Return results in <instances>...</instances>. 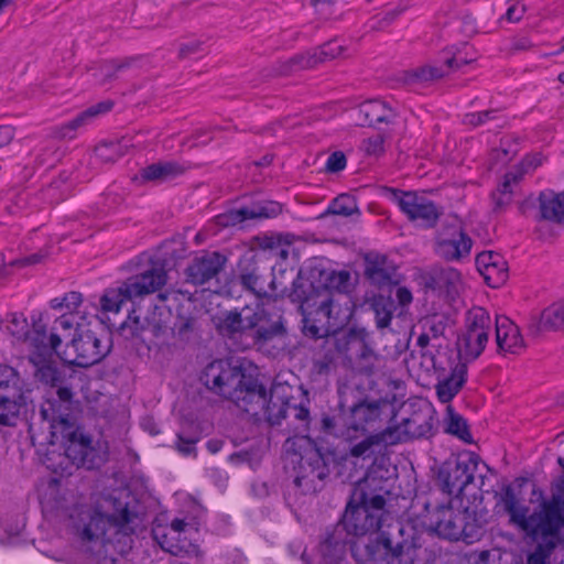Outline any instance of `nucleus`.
I'll return each instance as SVG.
<instances>
[{
  "mask_svg": "<svg viewBox=\"0 0 564 564\" xmlns=\"http://www.w3.org/2000/svg\"><path fill=\"white\" fill-rule=\"evenodd\" d=\"M69 518L80 550L98 561L127 553L139 521L129 502L112 496L102 497L96 507L75 508Z\"/></svg>",
  "mask_w": 564,
  "mask_h": 564,
  "instance_id": "nucleus-1",
  "label": "nucleus"
},
{
  "mask_svg": "<svg viewBox=\"0 0 564 564\" xmlns=\"http://www.w3.org/2000/svg\"><path fill=\"white\" fill-rule=\"evenodd\" d=\"M219 335L228 339L238 350L262 348L274 339L288 335L286 319L278 307L257 305L226 311L215 319Z\"/></svg>",
  "mask_w": 564,
  "mask_h": 564,
  "instance_id": "nucleus-2",
  "label": "nucleus"
},
{
  "mask_svg": "<svg viewBox=\"0 0 564 564\" xmlns=\"http://www.w3.org/2000/svg\"><path fill=\"white\" fill-rule=\"evenodd\" d=\"M199 380L208 390L231 400L251 415H260V409L265 406V389L256 383L248 384L241 367L226 359L209 362L203 369Z\"/></svg>",
  "mask_w": 564,
  "mask_h": 564,
  "instance_id": "nucleus-3",
  "label": "nucleus"
},
{
  "mask_svg": "<svg viewBox=\"0 0 564 564\" xmlns=\"http://www.w3.org/2000/svg\"><path fill=\"white\" fill-rule=\"evenodd\" d=\"M351 554L359 563L414 564L421 549L420 536L412 528L398 524L375 539L358 540L351 544Z\"/></svg>",
  "mask_w": 564,
  "mask_h": 564,
  "instance_id": "nucleus-4",
  "label": "nucleus"
},
{
  "mask_svg": "<svg viewBox=\"0 0 564 564\" xmlns=\"http://www.w3.org/2000/svg\"><path fill=\"white\" fill-rule=\"evenodd\" d=\"M286 451L293 449L288 459L293 466V489L299 495L321 491L329 477L328 457L308 437L288 438Z\"/></svg>",
  "mask_w": 564,
  "mask_h": 564,
  "instance_id": "nucleus-5",
  "label": "nucleus"
},
{
  "mask_svg": "<svg viewBox=\"0 0 564 564\" xmlns=\"http://www.w3.org/2000/svg\"><path fill=\"white\" fill-rule=\"evenodd\" d=\"M500 502L510 521L524 531L541 533L542 535H556L564 527V487L554 494L550 502L543 503V511L529 516V508L519 505L514 490L510 484L503 486L499 495Z\"/></svg>",
  "mask_w": 564,
  "mask_h": 564,
  "instance_id": "nucleus-6",
  "label": "nucleus"
},
{
  "mask_svg": "<svg viewBox=\"0 0 564 564\" xmlns=\"http://www.w3.org/2000/svg\"><path fill=\"white\" fill-rule=\"evenodd\" d=\"M367 489L366 480L354 487L340 519L351 536L372 534L381 527L386 499L381 495H369Z\"/></svg>",
  "mask_w": 564,
  "mask_h": 564,
  "instance_id": "nucleus-7",
  "label": "nucleus"
},
{
  "mask_svg": "<svg viewBox=\"0 0 564 564\" xmlns=\"http://www.w3.org/2000/svg\"><path fill=\"white\" fill-rule=\"evenodd\" d=\"M52 442H61L65 456L77 467L94 469L105 462V454L93 446L91 437L75 423L74 417L59 413L51 423Z\"/></svg>",
  "mask_w": 564,
  "mask_h": 564,
  "instance_id": "nucleus-8",
  "label": "nucleus"
},
{
  "mask_svg": "<svg viewBox=\"0 0 564 564\" xmlns=\"http://www.w3.org/2000/svg\"><path fill=\"white\" fill-rule=\"evenodd\" d=\"M109 351V337L99 324L77 323L75 335L62 352L61 359L69 365L87 368L101 361Z\"/></svg>",
  "mask_w": 564,
  "mask_h": 564,
  "instance_id": "nucleus-9",
  "label": "nucleus"
},
{
  "mask_svg": "<svg viewBox=\"0 0 564 564\" xmlns=\"http://www.w3.org/2000/svg\"><path fill=\"white\" fill-rule=\"evenodd\" d=\"M288 297L291 302L299 304L305 336L325 338L333 333L330 324L326 323L323 305L317 304L315 285L307 278L299 274L292 283Z\"/></svg>",
  "mask_w": 564,
  "mask_h": 564,
  "instance_id": "nucleus-10",
  "label": "nucleus"
},
{
  "mask_svg": "<svg viewBox=\"0 0 564 564\" xmlns=\"http://www.w3.org/2000/svg\"><path fill=\"white\" fill-rule=\"evenodd\" d=\"M480 458L466 452L446 459L438 469L437 480L448 496L460 498L464 490L474 482Z\"/></svg>",
  "mask_w": 564,
  "mask_h": 564,
  "instance_id": "nucleus-11",
  "label": "nucleus"
},
{
  "mask_svg": "<svg viewBox=\"0 0 564 564\" xmlns=\"http://www.w3.org/2000/svg\"><path fill=\"white\" fill-rule=\"evenodd\" d=\"M491 326V317L485 308L477 306L467 312L465 332L457 339V350L462 359L471 361L481 355L488 343Z\"/></svg>",
  "mask_w": 564,
  "mask_h": 564,
  "instance_id": "nucleus-12",
  "label": "nucleus"
},
{
  "mask_svg": "<svg viewBox=\"0 0 564 564\" xmlns=\"http://www.w3.org/2000/svg\"><path fill=\"white\" fill-rule=\"evenodd\" d=\"M388 191L408 219L422 228H434L443 215V208L424 195L395 188H388Z\"/></svg>",
  "mask_w": 564,
  "mask_h": 564,
  "instance_id": "nucleus-13",
  "label": "nucleus"
},
{
  "mask_svg": "<svg viewBox=\"0 0 564 564\" xmlns=\"http://www.w3.org/2000/svg\"><path fill=\"white\" fill-rule=\"evenodd\" d=\"M387 406L383 400H361L354 404L348 413H344L341 421L346 426L348 441L365 435L381 421L382 409Z\"/></svg>",
  "mask_w": 564,
  "mask_h": 564,
  "instance_id": "nucleus-14",
  "label": "nucleus"
},
{
  "mask_svg": "<svg viewBox=\"0 0 564 564\" xmlns=\"http://www.w3.org/2000/svg\"><path fill=\"white\" fill-rule=\"evenodd\" d=\"M473 240L457 224L444 225L435 237V253L446 261H459L469 256Z\"/></svg>",
  "mask_w": 564,
  "mask_h": 564,
  "instance_id": "nucleus-15",
  "label": "nucleus"
},
{
  "mask_svg": "<svg viewBox=\"0 0 564 564\" xmlns=\"http://www.w3.org/2000/svg\"><path fill=\"white\" fill-rule=\"evenodd\" d=\"M227 261V257L219 251H203L195 256L185 269L186 281L193 285L218 281Z\"/></svg>",
  "mask_w": 564,
  "mask_h": 564,
  "instance_id": "nucleus-16",
  "label": "nucleus"
},
{
  "mask_svg": "<svg viewBox=\"0 0 564 564\" xmlns=\"http://www.w3.org/2000/svg\"><path fill=\"white\" fill-rule=\"evenodd\" d=\"M433 422L434 410L429 403L423 402L409 417L403 419L401 424L388 426V430L393 432V436H398L401 443L409 438L431 436Z\"/></svg>",
  "mask_w": 564,
  "mask_h": 564,
  "instance_id": "nucleus-17",
  "label": "nucleus"
},
{
  "mask_svg": "<svg viewBox=\"0 0 564 564\" xmlns=\"http://www.w3.org/2000/svg\"><path fill=\"white\" fill-rule=\"evenodd\" d=\"M317 304L323 305L326 312V323L332 326L333 333L340 330L352 317V302L348 294L333 293L329 290H316Z\"/></svg>",
  "mask_w": 564,
  "mask_h": 564,
  "instance_id": "nucleus-18",
  "label": "nucleus"
},
{
  "mask_svg": "<svg viewBox=\"0 0 564 564\" xmlns=\"http://www.w3.org/2000/svg\"><path fill=\"white\" fill-rule=\"evenodd\" d=\"M282 213V205L274 200H262L228 210L219 216L224 226H235L249 219H267L279 216Z\"/></svg>",
  "mask_w": 564,
  "mask_h": 564,
  "instance_id": "nucleus-19",
  "label": "nucleus"
},
{
  "mask_svg": "<svg viewBox=\"0 0 564 564\" xmlns=\"http://www.w3.org/2000/svg\"><path fill=\"white\" fill-rule=\"evenodd\" d=\"M424 286L454 299L458 295L463 281L458 270L452 267H434L423 275Z\"/></svg>",
  "mask_w": 564,
  "mask_h": 564,
  "instance_id": "nucleus-20",
  "label": "nucleus"
},
{
  "mask_svg": "<svg viewBox=\"0 0 564 564\" xmlns=\"http://www.w3.org/2000/svg\"><path fill=\"white\" fill-rule=\"evenodd\" d=\"M349 536L351 534L348 533L341 520L325 532L318 546L323 564H337L345 553Z\"/></svg>",
  "mask_w": 564,
  "mask_h": 564,
  "instance_id": "nucleus-21",
  "label": "nucleus"
},
{
  "mask_svg": "<svg viewBox=\"0 0 564 564\" xmlns=\"http://www.w3.org/2000/svg\"><path fill=\"white\" fill-rule=\"evenodd\" d=\"M365 260V275L373 285L383 288L399 282L398 268L387 256L370 252Z\"/></svg>",
  "mask_w": 564,
  "mask_h": 564,
  "instance_id": "nucleus-22",
  "label": "nucleus"
},
{
  "mask_svg": "<svg viewBox=\"0 0 564 564\" xmlns=\"http://www.w3.org/2000/svg\"><path fill=\"white\" fill-rule=\"evenodd\" d=\"M238 281L241 286L258 297L276 296L278 286L272 273L263 274L256 265L241 269Z\"/></svg>",
  "mask_w": 564,
  "mask_h": 564,
  "instance_id": "nucleus-23",
  "label": "nucleus"
},
{
  "mask_svg": "<svg viewBox=\"0 0 564 564\" xmlns=\"http://www.w3.org/2000/svg\"><path fill=\"white\" fill-rule=\"evenodd\" d=\"M476 265L490 288H499L508 280V265L503 257L494 251H485L476 257Z\"/></svg>",
  "mask_w": 564,
  "mask_h": 564,
  "instance_id": "nucleus-24",
  "label": "nucleus"
},
{
  "mask_svg": "<svg viewBox=\"0 0 564 564\" xmlns=\"http://www.w3.org/2000/svg\"><path fill=\"white\" fill-rule=\"evenodd\" d=\"M111 107V101H101L97 105L90 106L77 115L73 120L54 127L52 129V137L58 140H73L76 137L78 129L89 124L99 115L108 112Z\"/></svg>",
  "mask_w": 564,
  "mask_h": 564,
  "instance_id": "nucleus-25",
  "label": "nucleus"
},
{
  "mask_svg": "<svg viewBox=\"0 0 564 564\" xmlns=\"http://www.w3.org/2000/svg\"><path fill=\"white\" fill-rule=\"evenodd\" d=\"M433 523L438 535L458 541L460 540L464 521V511H455L451 506H440L433 514Z\"/></svg>",
  "mask_w": 564,
  "mask_h": 564,
  "instance_id": "nucleus-26",
  "label": "nucleus"
},
{
  "mask_svg": "<svg viewBox=\"0 0 564 564\" xmlns=\"http://www.w3.org/2000/svg\"><path fill=\"white\" fill-rule=\"evenodd\" d=\"M496 343L502 352L520 354L524 348L519 327L506 316L496 318Z\"/></svg>",
  "mask_w": 564,
  "mask_h": 564,
  "instance_id": "nucleus-27",
  "label": "nucleus"
},
{
  "mask_svg": "<svg viewBox=\"0 0 564 564\" xmlns=\"http://www.w3.org/2000/svg\"><path fill=\"white\" fill-rule=\"evenodd\" d=\"M166 283V273L162 268H154L126 281V290L133 297L153 293Z\"/></svg>",
  "mask_w": 564,
  "mask_h": 564,
  "instance_id": "nucleus-28",
  "label": "nucleus"
},
{
  "mask_svg": "<svg viewBox=\"0 0 564 564\" xmlns=\"http://www.w3.org/2000/svg\"><path fill=\"white\" fill-rule=\"evenodd\" d=\"M191 169L188 163L160 161L143 167L140 177L145 182H166L185 174Z\"/></svg>",
  "mask_w": 564,
  "mask_h": 564,
  "instance_id": "nucleus-29",
  "label": "nucleus"
},
{
  "mask_svg": "<svg viewBox=\"0 0 564 564\" xmlns=\"http://www.w3.org/2000/svg\"><path fill=\"white\" fill-rule=\"evenodd\" d=\"M29 361L34 367V377L42 383L51 387H57L63 382V373L58 370L54 356H50L47 350L43 354H30Z\"/></svg>",
  "mask_w": 564,
  "mask_h": 564,
  "instance_id": "nucleus-30",
  "label": "nucleus"
},
{
  "mask_svg": "<svg viewBox=\"0 0 564 564\" xmlns=\"http://www.w3.org/2000/svg\"><path fill=\"white\" fill-rule=\"evenodd\" d=\"M359 115L364 117V122L369 127H379L380 124H392L398 118L395 109L382 100H368L360 105Z\"/></svg>",
  "mask_w": 564,
  "mask_h": 564,
  "instance_id": "nucleus-31",
  "label": "nucleus"
},
{
  "mask_svg": "<svg viewBox=\"0 0 564 564\" xmlns=\"http://www.w3.org/2000/svg\"><path fill=\"white\" fill-rule=\"evenodd\" d=\"M56 390V399L47 400L44 405H42L40 410V414L44 421L48 422V426L51 427V423H53L54 417L58 419L59 413H63L67 417H73L70 415V411L73 408V391L68 387H64L58 384Z\"/></svg>",
  "mask_w": 564,
  "mask_h": 564,
  "instance_id": "nucleus-32",
  "label": "nucleus"
},
{
  "mask_svg": "<svg viewBox=\"0 0 564 564\" xmlns=\"http://www.w3.org/2000/svg\"><path fill=\"white\" fill-rule=\"evenodd\" d=\"M398 443H400V438L393 436V432L389 431L387 427L379 433L368 435L362 441L351 446L349 454L351 457L356 458H370L376 454L377 448Z\"/></svg>",
  "mask_w": 564,
  "mask_h": 564,
  "instance_id": "nucleus-33",
  "label": "nucleus"
},
{
  "mask_svg": "<svg viewBox=\"0 0 564 564\" xmlns=\"http://www.w3.org/2000/svg\"><path fill=\"white\" fill-rule=\"evenodd\" d=\"M365 335L362 330L351 328L345 332L335 330L325 337V345L334 347L336 352L344 354L350 359L356 355L359 346H362Z\"/></svg>",
  "mask_w": 564,
  "mask_h": 564,
  "instance_id": "nucleus-34",
  "label": "nucleus"
},
{
  "mask_svg": "<svg viewBox=\"0 0 564 564\" xmlns=\"http://www.w3.org/2000/svg\"><path fill=\"white\" fill-rule=\"evenodd\" d=\"M467 366L465 362H457L452 369L451 376L440 380L436 384V394L441 402H449L463 388L466 382Z\"/></svg>",
  "mask_w": 564,
  "mask_h": 564,
  "instance_id": "nucleus-35",
  "label": "nucleus"
},
{
  "mask_svg": "<svg viewBox=\"0 0 564 564\" xmlns=\"http://www.w3.org/2000/svg\"><path fill=\"white\" fill-rule=\"evenodd\" d=\"M474 58L462 57L459 54H454L444 61L442 66L424 65L414 70V77L422 82L434 80L444 77L451 70L459 68L463 65L471 63Z\"/></svg>",
  "mask_w": 564,
  "mask_h": 564,
  "instance_id": "nucleus-36",
  "label": "nucleus"
},
{
  "mask_svg": "<svg viewBox=\"0 0 564 564\" xmlns=\"http://www.w3.org/2000/svg\"><path fill=\"white\" fill-rule=\"evenodd\" d=\"M318 64L317 51L297 54L288 61L278 62L270 73L271 76H286L292 73L313 68Z\"/></svg>",
  "mask_w": 564,
  "mask_h": 564,
  "instance_id": "nucleus-37",
  "label": "nucleus"
},
{
  "mask_svg": "<svg viewBox=\"0 0 564 564\" xmlns=\"http://www.w3.org/2000/svg\"><path fill=\"white\" fill-rule=\"evenodd\" d=\"M542 218L554 223H564V192H542L539 196Z\"/></svg>",
  "mask_w": 564,
  "mask_h": 564,
  "instance_id": "nucleus-38",
  "label": "nucleus"
},
{
  "mask_svg": "<svg viewBox=\"0 0 564 564\" xmlns=\"http://www.w3.org/2000/svg\"><path fill=\"white\" fill-rule=\"evenodd\" d=\"M26 391L25 381L20 373L8 365H0V395L18 398Z\"/></svg>",
  "mask_w": 564,
  "mask_h": 564,
  "instance_id": "nucleus-39",
  "label": "nucleus"
},
{
  "mask_svg": "<svg viewBox=\"0 0 564 564\" xmlns=\"http://www.w3.org/2000/svg\"><path fill=\"white\" fill-rule=\"evenodd\" d=\"M61 337L55 333L47 334L46 330H34L31 337H29V344L31 351L30 354H43L47 350L50 356L56 354L61 357L62 352L58 351L61 346Z\"/></svg>",
  "mask_w": 564,
  "mask_h": 564,
  "instance_id": "nucleus-40",
  "label": "nucleus"
},
{
  "mask_svg": "<svg viewBox=\"0 0 564 564\" xmlns=\"http://www.w3.org/2000/svg\"><path fill=\"white\" fill-rule=\"evenodd\" d=\"M286 412L288 399L278 395V389H273L270 399L265 397V406L260 409V415H263L271 425H278L286 417Z\"/></svg>",
  "mask_w": 564,
  "mask_h": 564,
  "instance_id": "nucleus-41",
  "label": "nucleus"
},
{
  "mask_svg": "<svg viewBox=\"0 0 564 564\" xmlns=\"http://www.w3.org/2000/svg\"><path fill=\"white\" fill-rule=\"evenodd\" d=\"M24 404V394L18 398L0 395V425L14 426L19 419L20 410Z\"/></svg>",
  "mask_w": 564,
  "mask_h": 564,
  "instance_id": "nucleus-42",
  "label": "nucleus"
},
{
  "mask_svg": "<svg viewBox=\"0 0 564 564\" xmlns=\"http://www.w3.org/2000/svg\"><path fill=\"white\" fill-rule=\"evenodd\" d=\"M132 299V294L126 290L124 282L118 288L106 290L100 299V306L106 313H118L122 304Z\"/></svg>",
  "mask_w": 564,
  "mask_h": 564,
  "instance_id": "nucleus-43",
  "label": "nucleus"
},
{
  "mask_svg": "<svg viewBox=\"0 0 564 564\" xmlns=\"http://www.w3.org/2000/svg\"><path fill=\"white\" fill-rule=\"evenodd\" d=\"M328 215L343 217H350L352 215L359 216L360 210L355 197L348 194H340L330 202L327 209L321 215V218H324Z\"/></svg>",
  "mask_w": 564,
  "mask_h": 564,
  "instance_id": "nucleus-44",
  "label": "nucleus"
},
{
  "mask_svg": "<svg viewBox=\"0 0 564 564\" xmlns=\"http://www.w3.org/2000/svg\"><path fill=\"white\" fill-rule=\"evenodd\" d=\"M446 429L445 431L452 435L457 436L465 443H471V434L468 429L466 420L456 413L451 405L446 410Z\"/></svg>",
  "mask_w": 564,
  "mask_h": 564,
  "instance_id": "nucleus-45",
  "label": "nucleus"
},
{
  "mask_svg": "<svg viewBox=\"0 0 564 564\" xmlns=\"http://www.w3.org/2000/svg\"><path fill=\"white\" fill-rule=\"evenodd\" d=\"M564 326V301L556 302L542 311L540 327L542 329H558Z\"/></svg>",
  "mask_w": 564,
  "mask_h": 564,
  "instance_id": "nucleus-46",
  "label": "nucleus"
},
{
  "mask_svg": "<svg viewBox=\"0 0 564 564\" xmlns=\"http://www.w3.org/2000/svg\"><path fill=\"white\" fill-rule=\"evenodd\" d=\"M488 122H495L497 128H502L506 124V118L497 109L471 112L464 117V123L470 127H479Z\"/></svg>",
  "mask_w": 564,
  "mask_h": 564,
  "instance_id": "nucleus-47",
  "label": "nucleus"
},
{
  "mask_svg": "<svg viewBox=\"0 0 564 564\" xmlns=\"http://www.w3.org/2000/svg\"><path fill=\"white\" fill-rule=\"evenodd\" d=\"M131 61H109L104 62L100 65L99 73L95 72L93 76L98 80L100 85H105L112 79L118 78V73L129 67Z\"/></svg>",
  "mask_w": 564,
  "mask_h": 564,
  "instance_id": "nucleus-48",
  "label": "nucleus"
},
{
  "mask_svg": "<svg viewBox=\"0 0 564 564\" xmlns=\"http://www.w3.org/2000/svg\"><path fill=\"white\" fill-rule=\"evenodd\" d=\"M550 535H543V541L539 542L534 550L528 555L527 564H550V557L556 546Z\"/></svg>",
  "mask_w": 564,
  "mask_h": 564,
  "instance_id": "nucleus-49",
  "label": "nucleus"
},
{
  "mask_svg": "<svg viewBox=\"0 0 564 564\" xmlns=\"http://www.w3.org/2000/svg\"><path fill=\"white\" fill-rule=\"evenodd\" d=\"M350 281V273L348 271H332L325 279L322 286H315L316 290H329L333 293L341 292L347 294Z\"/></svg>",
  "mask_w": 564,
  "mask_h": 564,
  "instance_id": "nucleus-50",
  "label": "nucleus"
},
{
  "mask_svg": "<svg viewBox=\"0 0 564 564\" xmlns=\"http://www.w3.org/2000/svg\"><path fill=\"white\" fill-rule=\"evenodd\" d=\"M376 324L378 328H386L390 325L393 315V302L384 297L376 299L373 304Z\"/></svg>",
  "mask_w": 564,
  "mask_h": 564,
  "instance_id": "nucleus-51",
  "label": "nucleus"
},
{
  "mask_svg": "<svg viewBox=\"0 0 564 564\" xmlns=\"http://www.w3.org/2000/svg\"><path fill=\"white\" fill-rule=\"evenodd\" d=\"M83 302V295L79 292L70 291L62 297H54L50 302L53 310H65L68 313L75 312Z\"/></svg>",
  "mask_w": 564,
  "mask_h": 564,
  "instance_id": "nucleus-52",
  "label": "nucleus"
},
{
  "mask_svg": "<svg viewBox=\"0 0 564 564\" xmlns=\"http://www.w3.org/2000/svg\"><path fill=\"white\" fill-rule=\"evenodd\" d=\"M463 533L460 540L470 544L475 541L479 540L482 535V528L479 525L470 513L464 511V521H463Z\"/></svg>",
  "mask_w": 564,
  "mask_h": 564,
  "instance_id": "nucleus-53",
  "label": "nucleus"
},
{
  "mask_svg": "<svg viewBox=\"0 0 564 564\" xmlns=\"http://www.w3.org/2000/svg\"><path fill=\"white\" fill-rule=\"evenodd\" d=\"M354 357L360 361L359 370L361 372L366 375H371L373 372L377 361V355L367 345L366 340L362 341V346H359Z\"/></svg>",
  "mask_w": 564,
  "mask_h": 564,
  "instance_id": "nucleus-54",
  "label": "nucleus"
},
{
  "mask_svg": "<svg viewBox=\"0 0 564 564\" xmlns=\"http://www.w3.org/2000/svg\"><path fill=\"white\" fill-rule=\"evenodd\" d=\"M422 327L433 339L441 338L446 329L447 323L444 316L432 315L422 319Z\"/></svg>",
  "mask_w": 564,
  "mask_h": 564,
  "instance_id": "nucleus-55",
  "label": "nucleus"
},
{
  "mask_svg": "<svg viewBox=\"0 0 564 564\" xmlns=\"http://www.w3.org/2000/svg\"><path fill=\"white\" fill-rule=\"evenodd\" d=\"M7 330L15 338H24L29 333V324L22 314H11L8 316Z\"/></svg>",
  "mask_w": 564,
  "mask_h": 564,
  "instance_id": "nucleus-56",
  "label": "nucleus"
},
{
  "mask_svg": "<svg viewBox=\"0 0 564 564\" xmlns=\"http://www.w3.org/2000/svg\"><path fill=\"white\" fill-rule=\"evenodd\" d=\"M286 417H293L297 421L296 429L307 431L310 425V411L303 404H294L288 400Z\"/></svg>",
  "mask_w": 564,
  "mask_h": 564,
  "instance_id": "nucleus-57",
  "label": "nucleus"
},
{
  "mask_svg": "<svg viewBox=\"0 0 564 564\" xmlns=\"http://www.w3.org/2000/svg\"><path fill=\"white\" fill-rule=\"evenodd\" d=\"M343 414L338 416H328L325 415L322 419V429L324 432L330 435H335L337 437H344L347 440L346 426L341 421Z\"/></svg>",
  "mask_w": 564,
  "mask_h": 564,
  "instance_id": "nucleus-58",
  "label": "nucleus"
},
{
  "mask_svg": "<svg viewBox=\"0 0 564 564\" xmlns=\"http://www.w3.org/2000/svg\"><path fill=\"white\" fill-rule=\"evenodd\" d=\"M362 151L369 156H380L384 153V137L380 133L371 135L362 141Z\"/></svg>",
  "mask_w": 564,
  "mask_h": 564,
  "instance_id": "nucleus-59",
  "label": "nucleus"
},
{
  "mask_svg": "<svg viewBox=\"0 0 564 564\" xmlns=\"http://www.w3.org/2000/svg\"><path fill=\"white\" fill-rule=\"evenodd\" d=\"M144 332H147V325H144V323H142L138 317L123 323L121 326V333L127 338L145 341L143 337Z\"/></svg>",
  "mask_w": 564,
  "mask_h": 564,
  "instance_id": "nucleus-60",
  "label": "nucleus"
},
{
  "mask_svg": "<svg viewBox=\"0 0 564 564\" xmlns=\"http://www.w3.org/2000/svg\"><path fill=\"white\" fill-rule=\"evenodd\" d=\"M344 46L337 41H329L322 45L317 52L318 63L336 58L341 55Z\"/></svg>",
  "mask_w": 564,
  "mask_h": 564,
  "instance_id": "nucleus-61",
  "label": "nucleus"
},
{
  "mask_svg": "<svg viewBox=\"0 0 564 564\" xmlns=\"http://www.w3.org/2000/svg\"><path fill=\"white\" fill-rule=\"evenodd\" d=\"M95 155L102 162H112L118 156V144L104 142L95 148Z\"/></svg>",
  "mask_w": 564,
  "mask_h": 564,
  "instance_id": "nucleus-62",
  "label": "nucleus"
},
{
  "mask_svg": "<svg viewBox=\"0 0 564 564\" xmlns=\"http://www.w3.org/2000/svg\"><path fill=\"white\" fill-rule=\"evenodd\" d=\"M492 200L494 212H502L512 200V189H505L503 185H501L498 192L492 194Z\"/></svg>",
  "mask_w": 564,
  "mask_h": 564,
  "instance_id": "nucleus-63",
  "label": "nucleus"
},
{
  "mask_svg": "<svg viewBox=\"0 0 564 564\" xmlns=\"http://www.w3.org/2000/svg\"><path fill=\"white\" fill-rule=\"evenodd\" d=\"M527 173H529L528 169L520 163L505 175V180L501 185H503L505 189H512V185L518 184Z\"/></svg>",
  "mask_w": 564,
  "mask_h": 564,
  "instance_id": "nucleus-64",
  "label": "nucleus"
}]
</instances>
